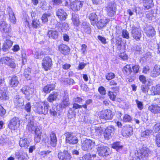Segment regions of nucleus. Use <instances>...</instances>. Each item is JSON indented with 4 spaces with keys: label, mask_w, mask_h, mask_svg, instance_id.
<instances>
[{
    "label": "nucleus",
    "mask_w": 160,
    "mask_h": 160,
    "mask_svg": "<svg viewBox=\"0 0 160 160\" xmlns=\"http://www.w3.org/2000/svg\"><path fill=\"white\" fill-rule=\"evenodd\" d=\"M156 143L158 147H160V133L156 136L155 140Z\"/></svg>",
    "instance_id": "obj_60"
},
{
    "label": "nucleus",
    "mask_w": 160,
    "mask_h": 160,
    "mask_svg": "<svg viewBox=\"0 0 160 160\" xmlns=\"http://www.w3.org/2000/svg\"><path fill=\"white\" fill-rule=\"evenodd\" d=\"M57 27H60L62 25L61 29H64L65 30H68L69 29V26L68 24L64 22L61 25L60 22H58L56 25Z\"/></svg>",
    "instance_id": "obj_49"
},
{
    "label": "nucleus",
    "mask_w": 160,
    "mask_h": 160,
    "mask_svg": "<svg viewBox=\"0 0 160 160\" xmlns=\"http://www.w3.org/2000/svg\"><path fill=\"white\" fill-rule=\"evenodd\" d=\"M32 25L33 28H37L39 27L40 23L38 20L34 19L32 21Z\"/></svg>",
    "instance_id": "obj_51"
},
{
    "label": "nucleus",
    "mask_w": 160,
    "mask_h": 160,
    "mask_svg": "<svg viewBox=\"0 0 160 160\" xmlns=\"http://www.w3.org/2000/svg\"><path fill=\"white\" fill-rule=\"evenodd\" d=\"M59 51L62 54L65 55L69 51V48L67 45L62 44L58 47Z\"/></svg>",
    "instance_id": "obj_29"
},
{
    "label": "nucleus",
    "mask_w": 160,
    "mask_h": 160,
    "mask_svg": "<svg viewBox=\"0 0 160 160\" xmlns=\"http://www.w3.org/2000/svg\"><path fill=\"white\" fill-rule=\"evenodd\" d=\"M55 88V85L54 84H48L43 87L42 91L46 93H48L51 91L54 90Z\"/></svg>",
    "instance_id": "obj_30"
},
{
    "label": "nucleus",
    "mask_w": 160,
    "mask_h": 160,
    "mask_svg": "<svg viewBox=\"0 0 160 160\" xmlns=\"http://www.w3.org/2000/svg\"><path fill=\"white\" fill-rule=\"evenodd\" d=\"M139 79L143 83L145 84L147 82H148V85L149 86L152 84V82L146 80V77L143 75H140L139 78Z\"/></svg>",
    "instance_id": "obj_47"
},
{
    "label": "nucleus",
    "mask_w": 160,
    "mask_h": 160,
    "mask_svg": "<svg viewBox=\"0 0 160 160\" xmlns=\"http://www.w3.org/2000/svg\"><path fill=\"white\" fill-rule=\"evenodd\" d=\"M115 131V128L113 126H110L107 127L104 133V137L105 139L108 140L111 138L113 135Z\"/></svg>",
    "instance_id": "obj_10"
},
{
    "label": "nucleus",
    "mask_w": 160,
    "mask_h": 160,
    "mask_svg": "<svg viewBox=\"0 0 160 160\" xmlns=\"http://www.w3.org/2000/svg\"><path fill=\"white\" fill-rule=\"evenodd\" d=\"M123 134L126 136H129L133 134V128L129 125L125 127L123 132Z\"/></svg>",
    "instance_id": "obj_24"
},
{
    "label": "nucleus",
    "mask_w": 160,
    "mask_h": 160,
    "mask_svg": "<svg viewBox=\"0 0 160 160\" xmlns=\"http://www.w3.org/2000/svg\"><path fill=\"white\" fill-rule=\"evenodd\" d=\"M20 122L19 118L17 117H14L10 120L8 125V128L11 130L17 129L19 126Z\"/></svg>",
    "instance_id": "obj_5"
},
{
    "label": "nucleus",
    "mask_w": 160,
    "mask_h": 160,
    "mask_svg": "<svg viewBox=\"0 0 160 160\" xmlns=\"http://www.w3.org/2000/svg\"><path fill=\"white\" fill-rule=\"evenodd\" d=\"M12 42L9 40H6L3 43L2 50L4 51H7L12 46Z\"/></svg>",
    "instance_id": "obj_35"
},
{
    "label": "nucleus",
    "mask_w": 160,
    "mask_h": 160,
    "mask_svg": "<svg viewBox=\"0 0 160 160\" xmlns=\"http://www.w3.org/2000/svg\"><path fill=\"white\" fill-rule=\"evenodd\" d=\"M15 157L18 160H26V156L27 155L24 152H15Z\"/></svg>",
    "instance_id": "obj_34"
},
{
    "label": "nucleus",
    "mask_w": 160,
    "mask_h": 160,
    "mask_svg": "<svg viewBox=\"0 0 160 160\" xmlns=\"http://www.w3.org/2000/svg\"><path fill=\"white\" fill-rule=\"evenodd\" d=\"M31 69L29 68H28L24 69V75L25 78L28 80H29L31 78Z\"/></svg>",
    "instance_id": "obj_43"
},
{
    "label": "nucleus",
    "mask_w": 160,
    "mask_h": 160,
    "mask_svg": "<svg viewBox=\"0 0 160 160\" xmlns=\"http://www.w3.org/2000/svg\"><path fill=\"white\" fill-rule=\"evenodd\" d=\"M155 94H160V84L157 85L156 87H154Z\"/></svg>",
    "instance_id": "obj_58"
},
{
    "label": "nucleus",
    "mask_w": 160,
    "mask_h": 160,
    "mask_svg": "<svg viewBox=\"0 0 160 160\" xmlns=\"http://www.w3.org/2000/svg\"><path fill=\"white\" fill-rule=\"evenodd\" d=\"M95 132L97 135H99V134H101L102 132V129L101 127H98L96 126L95 127Z\"/></svg>",
    "instance_id": "obj_56"
},
{
    "label": "nucleus",
    "mask_w": 160,
    "mask_h": 160,
    "mask_svg": "<svg viewBox=\"0 0 160 160\" xmlns=\"http://www.w3.org/2000/svg\"><path fill=\"white\" fill-rule=\"evenodd\" d=\"M160 74V65H155L153 70L151 72V76L156 77Z\"/></svg>",
    "instance_id": "obj_28"
},
{
    "label": "nucleus",
    "mask_w": 160,
    "mask_h": 160,
    "mask_svg": "<svg viewBox=\"0 0 160 160\" xmlns=\"http://www.w3.org/2000/svg\"><path fill=\"white\" fill-rule=\"evenodd\" d=\"M49 107V103L47 102L44 101L39 104L35 111L39 114L46 115L48 113Z\"/></svg>",
    "instance_id": "obj_1"
},
{
    "label": "nucleus",
    "mask_w": 160,
    "mask_h": 160,
    "mask_svg": "<svg viewBox=\"0 0 160 160\" xmlns=\"http://www.w3.org/2000/svg\"><path fill=\"white\" fill-rule=\"evenodd\" d=\"M21 91L23 94L26 95L28 98H29L31 95H32L34 89L29 87L25 86L22 88Z\"/></svg>",
    "instance_id": "obj_19"
},
{
    "label": "nucleus",
    "mask_w": 160,
    "mask_h": 160,
    "mask_svg": "<svg viewBox=\"0 0 160 160\" xmlns=\"http://www.w3.org/2000/svg\"><path fill=\"white\" fill-rule=\"evenodd\" d=\"M52 65V60L50 57H46L43 59L42 65L45 70L50 69Z\"/></svg>",
    "instance_id": "obj_13"
},
{
    "label": "nucleus",
    "mask_w": 160,
    "mask_h": 160,
    "mask_svg": "<svg viewBox=\"0 0 160 160\" xmlns=\"http://www.w3.org/2000/svg\"><path fill=\"white\" fill-rule=\"evenodd\" d=\"M66 141L69 144H75L78 142V138L72 133L68 132L66 133Z\"/></svg>",
    "instance_id": "obj_7"
},
{
    "label": "nucleus",
    "mask_w": 160,
    "mask_h": 160,
    "mask_svg": "<svg viewBox=\"0 0 160 160\" xmlns=\"http://www.w3.org/2000/svg\"><path fill=\"white\" fill-rule=\"evenodd\" d=\"M122 35L124 38L128 39L129 38V33L126 30H123L122 32Z\"/></svg>",
    "instance_id": "obj_53"
},
{
    "label": "nucleus",
    "mask_w": 160,
    "mask_h": 160,
    "mask_svg": "<svg viewBox=\"0 0 160 160\" xmlns=\"http://www.w3.org/2000/svg\"><path fill=\"white\" fill-rule=\"evenodd\" d=\"M42 130L40 126L38 127L35 130L34 141L37 143L39 142L41 139Z\"/></svg>",
    "instance_id": "obj_20"
},
{
    "label": "nucleus",
    "mask_w": 160,
    "mask_h": 160,
    "mask_svg": "<svg viewBox=\"0 0 160 160\" xmlns=\"http://www.w3.org/2000/svg\"><path fill=\"white\" fill-rule=\"evenodd\" d=\"M58 96L57 92H52L49 95L47 98V100L49 102H52L53 101L56 100Z\"/></svg>",
    "instance_id": "obj_37"
},
{
    "label": "nucleus",
    "mask_w": 160,
    "mask_h": 160,
    "mask_svg": "<svg viewBox=\"0 0 160 160\" xmlns=\"http://www.w3.org/2000/svg\"><path fill=\"white\" fill-rule=\"evenodd\" d=\"M82 2L80 1H75L69 3L70 8L74 11H77L80 10L82 7Z\"/></svg>",
    "instance_id": "obj_14"
},
{
    "label": "nucleus",
    "mask_w": 160,
    "mask_h": 160,
    "mask_svg": "<svg viewBox=\"0 0 160 160\" xmlns=\"http://www.w3.org/2000/svg\"><path fill=\"white\" fill-rule=\"evenodd\" d=\"M56 15L61 21L65 20L67 18V14L62 9H58L56 12Z\"/></svg>",
    "instance_id": "obj_18"
},
{
    "label": "nucleus",
    "mask_w": 160,
    "mask_h": 160,
    "mask_svg": "<svg viewBox=\"0 0 160 160\" xmlns=\"http://www.w3.org/2000/svg\"><path fill=\"white\" fill-rule=\"evenodd\" d=\"M132 36L136 40H140L141 37V33L140 29L135 27H132L131 31Z\"/></svg>",
    "instance_id": "obj_12"
},
{
    "label": "nucleus",
    "mask_w": 160,
    "mask_h": 160,
    "mask_svg": "<svg viewBox=\"0 0 160 160\" xmlns=\"http://www.w3.org/2000/svg\"><path fill=\"white\" fill-rule=\"evenodd\" d=\"M87 47V46L85 44H83L82 46L81 52L82 56H84L86 52V48Z\"/></svg>",
    "instance_id": "obj_63"
},
{
    "label": "nucleus",
    "mask_w": 160,
    "mask_h": 160,
    "mask_svg": "<svg viewBox=\"0 0 160 160\" xmlns=\"http://www.w3.org/2000/svg\"><path fill=\"white\" fill-rule=\"evenodd\" d=\"M31 106L30 103L28 102L27 103L25 106V111L28 112H30L31 111Z\"/></svg>",
    "instance_id": "obj_64"
},
{
    "label": "nucleus",
    "mask_w": 160,
    "mask_h": 160,
    "mask_svg": "<svg viewBox=\"0 0 160 160\" xmlns=\"http://www.w3.org/2000/svg\"><path fill=\"white\" fill-rule=\"evenodd\" d=\"M132 118L131 117L127 114L124 115L122 119L123 121L124 122H130Z\"/></svg>",
    "instance_id": "obj_52"
},
{
    "label": "nucleus",
    "mask_w": 160,
    "mask_h": 160,
    "mask_svg": "<svg viewBox=\"0 0 160 160\" xmlns=\"http://www.w3.org/2000/svg\"><path fill=\"white\" fill-rule=\"evenodd\" d=\"M94 142L90 139H86L82 143V148L84 151H88L92 149Z\"/></svg>",
    "instance_id": "obj_9"
},
{
    "label": "nucleus",
    "mask_w": 160,
    "mask_h": 160,
    "mask_svg": "<svg viewBox=\"0 0 160 160\" xmlns=\"http://www.w3.org/2000/svg\"><path fill=\"white\" fill-rule=\"evenodd\" d=\"M152 131L153 133L160 132V123H157L153 126Z\"/></svg>",
    "instance_id": "obj_46"
},
{
    "label": "nucleus",
    "mask_w": 160,
    "mask_h": 160,
    "mask_svg": "<svg viewBox=\"0 0 160 160\" xmlns=\"http://www.w3.org/2000/svg\"><path fill=\"white\" fill-rule=\"evenodd\" d=\"M112 148L118 151L119 149H122V146L120 144L119 142H115L112 144Z\"/></svg>",
    "instance_id": "obj_48"
},
{
    "label": "nucleus",
    "mask_w": 160,
    "mask_h": 160,
    "mask_svg": "<svg viewBox=\"0 0 160 160\" xmlns=\"http://www.w3.org/2000/svg\"><path fill=\"white\" fill-rule=\"evenodd\" d=\"M89 18L91 21V24L93 25L96 23L98 19L97 15L94 12L91 13L89 15Z\"/></svg>",
    "instance_id": "obj_33"
},
{
    "label": "nucleus",
    "mask_w": 160,
    "mask_h": 160,
    "mask_svg": "<svg viewBox=\"0 0 160 160\" xmlns=\"http://www.w3.org/2000/svg\"><path fill=\"white\" fill-rule=\"evenodd\" d=\"M108 96L111 100L113 101L115 100L116 95L114 94L113 92L109 91L108 92Z\"/></svg>",
    "instance_id": "obj_61"
},
{
    "label": "nucleus",
    "mask_w": 160,
    "mask_h": 160,
    "mask_svg": "<svg viewBox=\"0 0 160 160\" xmlns=\"http://www.w3.org/2000/svg\"><path fill=\"white\" fill-rule=\"evenodd\" d=\"M109 21L108 19H103L100 20L97 23V26L99 29H100L105 27L106 24Z\"/></svg>",
    "instance_id": "obj_31"
},
{
    "label": "nucleus",
    "mask_w": 160,
    "mask_h": 160,
    "mask_svg": "<svg viewBox=\"0 0 160 160\" xmlns=\"http://www.w3.org/2000/svg\"><path fill=\"white\" fill-rule=\"evenodd\" d=\"M7 11L9 15V19L10 22L14 24H15L16 22V19L14 13L10 7H8Z\"/></svg>",
    "instance_id": "obj_21"
},
{
    "label": "nucleus",
    "mask_w": 160,
    "mask_h": 160,
    "mask_svg": "<svg viewBox=\"0 0 160 160\" xmlns=\"http://www.w3.org/2000/svg\"><path fill=\"white\" fill-rule=\"evenodd\" d=\"M69 99L68 97H64L62 102L59 104V106L61 108H65L69 105Z\"/></svg>",
    "instance_id": "obj_38"
},
{
    "label": "nucleus",
    "mask_w": 160,
    "mask_h": 160,
    "mask_svg": "<svg viewBox=\"0 0 160 160\" xmlns=\"http://www.w3.org/2000/svg\"><path fill=\"white\" fill-rule=\"evenodd\" d=\"M97 151L99 155L102 157H106L110 154V150L107 147L103 145H98Z\"/></svg>",
    "instance_id": "obj_4"
},
{
    "label": "nucleus",
    "mask_w": 160,
    "mask_h": 160,
    "mask_svg": "<svg viewBox=\"0 0 160 160\" xmlns=\"http://www.w3.org/2000/svg\"><path fill=\"white\" fill-rule=\"evenodd\" d=\"M58 157L60 160H70L72 158L71 154L67 151L59 152Z\"/></svg>",
    "instance_id": "obj_17"
},
{
    "label": "nucleus",
    "mask_w": 160,
    "mask_h": 160,
    "mask_svg": "<svg viewBox=\"0 0 160 160\" xmlns=\"http://www.w3.org/2000/svg\"><path fill=\"white\" fill-rule=\"evenodd\" d=\"M116 10V8L113 3L111 2L108 3L106 7L107 14L110 17H112L114 14Z\"/></svg>",
    "instance_id": "obj_15"
},
{
    "label": "nucleus",
    "mask_w": 160,
    "mask_h": 160,
    "mask_svg": "<svg viewBox=\"0 0 160 160\" xmlns=\"http://www.w3.org/2000/svg\"><path fill=\"white\" fill-rule=\"evenodd\" d=\"M3 90H1L0 91V93L1 94V95L0 98L2 99L7 100L9 98L8 96L7 93H6V88H4Z\"/></svg>",
    "instance_id": "obj_39"
},
{
    "label": "nucleus",
    "mask_w": 160,
    "mask_h": 160,
    "mask_svg": "<svg viewBox=\"0 0 160 160\" xmlns=\"http://www.w3.org/2000/svg\"><path fill=\"white\" fill-rule=\"evenodd\" d=\"M115 77L114 73L112 72L108 73L106 76V78L108 80H110L113 78Z\"/></svg>",
    "instance_id": "obj_55"
},
{
    "label": "nucleus",
    "mask_w": 160,
    "mask_h": 160,
    "mask_svg": "<svg viewBox=\"0 0 160 160\" xmlns=\"http://www.w3.org/2000/svg\"><path fill=\"white\" fill-rule=\"evenodd\" d=\"M0 61L10 68H14L16 67L14 60L9 57L4 56L1 58Z\"/></svg>",
    "instance_id": "obj_2"
},
{
    "label": "nucleus",
    "mask_w": 160,
    "mask_h": 160,
    "mask_svg": "<svg viewBox=\"0 0 160 160\" xmlns=\"http://www.w3.org/2000/svg\"><path fill=\"white\" fill-rule=\"evenodd\" d=\"M26 119L28 121V124L27 126V129L30 132L34 131L36 128L38 126H35L33 123V117L31 115H26ZM39 126L38 127H39Z\"/></svg>",
    "instance_id": "obj_3"
},
{
    "label": "nucleus",
    "mask_w": 160,
    "mask_h": 160,
    "mask_svg": "<svg viewBox=\"0 0 160 160\" xmlns=\"http://www.w3.org/2000/svg\"><path fill=\"white\" fill-rule=\"evenodd\" d=\"M138 156L137 157L140 160H145L148 157L150 151L148 148L146 147L142 148L139 152H138Z\"/></svg>",
    "instance_id": "obj_6"
},
{
    "label": "nucleus",
    "mask_w": 160,
    "mask_h": 160,
    "mask_svg": "<svg viewBox=\"0 0 160 160\" xmlns=\"http://www.w3.org/2000/svg\"><path fill=\"white\" fill-rule=\"evenodd\" d=\"M144 31L147 36L148 37H152L155 34L154 29L152 26H148L146 27L145 28Z\"/></svg>",
    "instance_id": "obj_22"
},
{
    "label": "nucleus",
    "mask_w": 160,
    "mask_h": 160,
    "mask_svg": "<svg viewBox=\"0 0 160 160\" xmlns=\"http://www.w3.org/2000/svg\"><path fill=\"white\" fill-rule=\"evenodd\" d=\"M98 115L102 118L106 120H111L112 119L113 114L110 110H105L99 113Z\"/></svg>",
    "instance_id": "obj_8"
},
{
    "label": "nucleus",
    "mask_w": 160,
    "mask_h": 160,
    "mask_svg": "<svg viewBox=\"0 0 160 160\" xmlns=\"http://www.w3.org/2000/svg\"><path fill=\"white\" fill-rule=\"evenodd\" d=\"M34 57L36 58H39L42 55H45V53L41 49H37L33 52Z\"/></svg>",
    "instance_id": "obj_40"
},
{
    "label": "nucleus",
    "mask_w": 160,
    "mask_h": 160,
    "mask_svg": "<svg viewBox=\"0 0 160 160\" xmlns=\"http://www.w3.org/2000/svg\"><path fill=\"white\" fill-rule=\"evenodd\" d=\"M50 112L51 115L53 116L54 117L58 116L60 115V113L59 112H57L55 110L53 109L50 110Z\"/></svg>",
    "instance_id": "obj_62"
},
{
    "label": "nucleus",
    "mask_w": 160,
    "mask_h": 160,
    "mask_svg": "<svg viewBox=\"0 0 160 160\" xmlns=\"http://www.w3.org/2000/svg\"><path fill=\"white\" fill-rule=\"evenodd\" d=\"M72 20L73 24L77 26L79 25V16L76 14H73L72 15Z\"/></svg>",
    "instance_id": "obj_42"
},
{
    "label": "nucleus",
    "mask_w": 160,
    "mask_h": 160,
    "mask_svg": "<svg viewBox=\"0 0 160 160\" xmlns=\"http://www.w3.org/2000/svg\"><path fill=\"white\" fill-rule=\"evenodd\" d=\"M111 42L112 44H115L119 46L121 44V41L120 39H118L116 38H112L111 40Z\"/></svg>",
    "instance_id": "obj_50"
},
{
    "label": "nucleus",
    "mask_w": 160,
    "mask_h": 160,
    "mask_svg": "<svg viewBox=\"0 0 160 160\" xmlns=\"http://www.w3.org/2000/svg\"><path fill=\"white\" fill-rule=\"evenodd\" d=\"M148 110L154 114L160 113V106L157 104L151 105L148 107Z\"/></svg>",
    "instance_id": "obj_25"
},
{
    "label": "nucleus",
    "mask_w": 160,
    "mask_h": 160,
    "mask_svg": "<svg viewBox=\"0 0 160 160\" xmlns=\"http://www.w3.org/2000/svg\"><path fill=\"white\" fill-rule=\"evenodd\" d=\"M14 101V104L17 108H21L23 105L24 101L23 99L20 98L19 96H16Z\"/></svg>",
    "instance_id": "obj_27"
},
{
    "label": "nucleus",
    "mask_w": 160,
    "mask_h": 160,
    "mask_svg": "<svg viewBox=\"0 0 160 160\" xmlns=\"http://www.w3.org/2000/svg\"><path fill=\"white\" fill-rule=\"evenodd\" d=\"M50 140L49 141L48 139L47 140L46 139L45 140V142L48 143H50L51 146L53 147H55L56 146L57 142V138L56 134L52 132L50 134Z\"/></svg>",
    "instance_id": "obj_16"
},
{
    "label": "nucleus",
    "mask_w": 160,
    "mask_h": 160,
    "mask_svg": "<svg viewBox=\"0 0 160 160\" xmlns=\"http://www.w3.org/2000/svg\"><path fill=\"white\" fill-rule=\"evenodd\" d=\"M29 144V142L27 138L23 137L20 138L19 142V145L22 148L23 147L25 148H28Z\"/></svg>",
    "instance_id": "obj_26"
},
{
    "label": "nucleus",
    "mask_w": 160,
    "mask_h": 160,
    "mask_svg": "<svg viewBox=\"0 0 160 160\" xmlns=\"http://www.w3.org/2000/svg\"><path fill=\"white\" fill-rule=\"evenodd\" d=\"M153 1L152 0H146L143 1L144 6L147 9H149L153 5Z\"/></svg>",
    "instance_id": "obj_44"
},
{
    "label": "nucleus",
    "mask_w": 160,
    "mask_h": 160,
    "mask_svg": "<svg viewBox=\"0 0 160 160\" xmlns=\"http://www.w3.org/2000/svg\"><path fill=\"white\" fill-rule=\"evenodd\" d=\"M19 81L18 80V77L16 76H13L10 80L9 85L11 87H16Z\"/></svg>",
    "instance_id": "obj_36"
},
{
    "label": "nucleus",
    "mask_w": 160,
    "mask_h": 160,
    "mask_svg": "<svg viewBox=\"0 0 160 160\" xmlns=\"http://www.w3.org/2000/svg\"><path fill=\"white\" fill-rule=\"evenodd\" d=\"M123 73L127 75H130L132 72L131 66L130 65H126L123 69Z\"/></svg>",
    "instance_id": "obj_41"
},
{
    "label": "nucleus",
    "mask_w": 160,
    "mask_h": 160,
    "mask_svg": "<svg viewBox=\"0 0 160 160\" xmlns=\"http://www.w3.org/2000/svg\"><path fill=\"white\" fill-rule=\"evenodd\" d=\"M98 90L102 95H104L106 94V90L104 87L102 86L100 87L99 88Z\"/></svg>",
    "instance_id": "obj_57"
},
{
    "label": "nucleus",
    "mask_w": 160,
    "mask_h": 160,
    "mask_svg": "<svg viewBox=\"0 0 160 160\" xmlns=\"http://www.w3.org/2000/svg\"><path fill=\"white\" fill-rule=\"evenodd\" d=\"M47 36L50 38L56 39L58 37V33L55 30H50L48 31Z\"/></svg>",
    "instance_id": "obj_32"
},
{
    "label": "nucleus",
    "mask_w": 160,
    "mask_h": 160,
    "mask_svg": "<svg viewBox=\"0 0 160 160\" xmlns=\"http://www.w3.org/2000/svg\"><path fill=\"white\" fill-rule=\"evenodd\" d=\"M12 30L11 26L6 22L0 21V31L5 33L10 32Z\"/></svg>",
    "instance_id": "obj_11"
},
{
    "label": "nucleus",
    "mask_w": 160,
    "mask_h": 160,
    "mask_svg": "<svg viewBox=\"0 0 160 160\" xmlns=\"http://www.w3.org/2000/svg\"><path fill=\"white\" fill-rule=\"evenodd\" d=\"M135 102L137 105L138 108L140 110H142L143 108V106L142 102L141 101H139L138 100H136Z\"/></svg>",
    "instance_id": "obj_54"
},
{
    "label": "nucleus",
    "mask_w": 160,
    "mask_h": 160,
    "mask_svg": "<svg viewBox=\"0 0 160 160\" xmlns=\"http://www.w3.org/2000/svg\"><path fill=\"white\" fill-rule=\"evenodd\" d=\"M82 158L83 160H91V155L90 153H87L84 155Z\"/></svg>",
    "instance_id": "obj_59"
},
{
    "label": "nucleus",
    "mask_w": 160,
    "mask_h": 160,
    "mask_svg": "<svg viewBox=\"0 0 160 160\" xmlns=\"http://www.w3.org/2000/svg\"><path fill=\"white\" fill-rule=\"evenodd\" d=\"M51 15V13H49L43 14L41 18L42 22L47 23L48 21V18L50 17Z\"/></svg>",
    "instance_id": "obj_45"
},
{
    "label": "nucleus",
    "mask_w": 160,
    "mask_h": 160,
    "mask_svg": "<svg viewBox=\"0 0 160 160\" xmlns=\"http://www.w3.org/2000/svg\"><path fill=\"white\" fill-rule=\"evenodd\" d=\"M81 30L84 33L90 34L91 30L89 24L85 22H83L82 25Z\"/></svg>",
    "instance_id": "obj_23"
}]
</instances>
